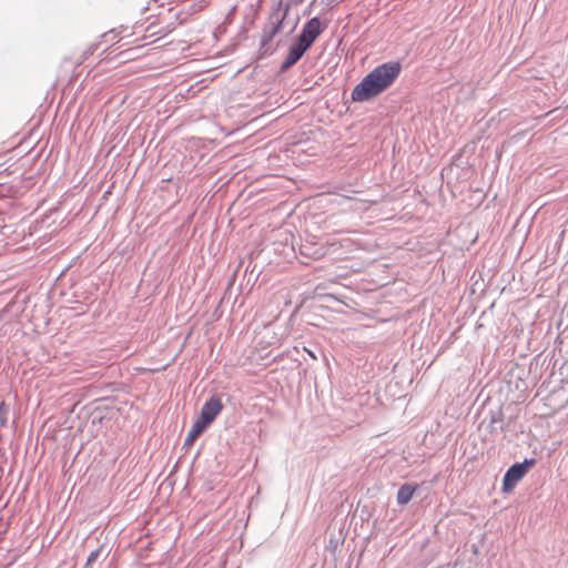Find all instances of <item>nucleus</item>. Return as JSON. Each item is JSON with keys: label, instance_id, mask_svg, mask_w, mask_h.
Masks as SVG:
<instances>
[{"label": "nucleus", "instance_id": "obj_1", "mask_svg": "<svg viewBox=\"0 0 568 568\" xmlns=\"http://www.w3.org/2000/svg\"><path fill=\"white\" fill-rule=\"evenodd\" d=\"M402 65L397 61H389L377 65L367 73L352 91L354 102H365L381 94L398 78Z\"/></svg>", "mask_w": 568, "mask_h": 568}, {"label": "nucleus", "instance_id": "obj_2", "mask_svg": "<svg viewBox=\"0 0 568 568\" xmlns=\"http://www.w3.org/2000/svg\"><path fill=\"white\" fill-rule=\"evenodd\" d=\"M290 11V4H285L283 8V0H280L268 16L267 22L262 29V36L260 41V55L266 57L274 52L275 49H271V42L276 34L283 29L284 20Z\"/></svg>", "mask_w": 568, "mask_h": 568}, {"label": "nucleus", "instance_id": "obj_3", "mask_svg": "<svg viewBox=\"0 0 568 568\" xmlns=\"http://www.w3.org/2000/svg\"><path fill=\"white\" fill-rule=\"evenodd\" d=\"M535 465V458H526L523 463L513 464L504 475L503 491L510 493Z\"/></svg>", "mask_w": 568, "mask_h": 568}, {"label": "nucleus", "instance_id": "obj_4", "mask_svg": "<svg viewBox=\"0 0 568 568\" xmlns=\"http://www.w3.org/2000/svg\"><path fill=\"white\" fill-rule=\"evenodd\" d=\"M325 27L322 26V22L318 17H313L308 21L304 23L300 34L296 40L301 42V44L311 49L313 43L320 37V34L324 31Z\"/></svg>", "mask_w": 568, "mask_h": 568}, {"label": "nucleus", "instance_id": "obj_5", "mask_svg": "<svg viewBox=\"0 0 568 568\" xmlns=\"http://www.w3.org/2000/svg\"><path fill=\"white\" fill-rule=\"evenodd\" d=\"M223 404L220 397L211 396L202 406L197 420L202 422L207 427L214 422L217 415L222 412Z\"/></svg>", "mask_w": 568, "mask_h": 568}, {"label": "nucleus", "instance_id": "obj_6", "mask_svg": "<svg viewBox=\"0 0 568 568\" xmlns=\"http://www.w3.org/2000/svg\"><path fill=\"white\" fill-rule=\"evenodd\" d=\"M310 50L305 45L301 44L297 40L288 49V53L280 67L281 72H285L296 64L302 57Z\"/></svg>", "mask_w": 568, "mask_h": 568}, {"label": "nucleus", "instance_id": "obj_7", "mask_svg": "<svg viewBox=\"0 0 568 568\" xmlns=\"http://www.w3.org/2000/svg\"><path fill=\"white\" fill-rule=\"evenodd\" d=\"M206 428V425L196 419L184 439L183 447L192 446L193 443L197 439V437H200L205 432Z\"/></svg>", "mask_w": 568, "mask_h": 568}, {"label": "nucleus", "instance_id": "obj_8", "mask_svg": "<svg viewBox=\"0 0 568 568\" xmlns=\"http://www.w3.org/2000/svg\"><path fill=\"white\" fill-rule=\"evenodd\" d=\"M416 485H412V484H404L399 487L398 491H397V503L399 505H406L410 501V499L413 498V495L416 490Z\"/></svg>", "mask_w": 568, "mask_h": 568}, {"label": "nucleus", "instance_id": "obj_9", "mask_svg": "<svg viewBox=\"0 0 568 568\" xmlns=\"http://www.w3.org/2000/svg\"><path fill=\"white\" fill-rule=\"evenodd\" d=\"M102 38L105 39V42H114L119 38V33L113 29L105 32Z\"/></svg>", "mask_w": 568, "mask_h": 568}, {"label": "nucleus", "instance_id": "obj_10", "mask_svg": "<svg viewBox=\"0 0 568 568\" xmlns=\"http://www.w3.org/2000/svg\"><path fill=\"white\" fill-rule=\"evenodd\" d=\"M99 555H100V549H95V550L91 551L87 558V565H91L92 562H94L98 559Z\"/></svg>", "mask_w": 568, "mask_h": 568}, {"label": "nucleus", "instance_id": "obj_11", "mask_svg": "<svg viewBox=\"0 0 568 568\" xmlns=\"http://www.w3.org/2000/svg\"><path fill=\"white\" fill-rule=\"evenodd\" d=\"M497 422H499V418L496 415H493L491 419H490V424L493 425V424H495Z\"/></svg>", "mask_w": 568, "mask_h": 568}, {"label": "nucleus", "instance_id": "obj_12", "mask_svg": "<svg viewBox=\"0 0 568 568\" xmlns=\"http://www.w3.org/2000/svg\"><path fill=\"white\" fill-rule=\"evenodd\" d=\"M304 0H295V3H302Z\"/></svg>", "mask_w": 568, "mask_h": 568}]
</instances>
